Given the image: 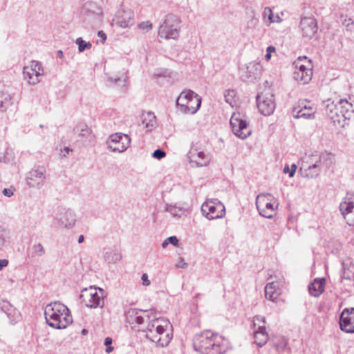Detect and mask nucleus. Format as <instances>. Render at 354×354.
I'll return each instance as SVG.
<instances>
[{
    "instance_id": "nucleus-5",
    "label": "nucleus",
    "mask_w": 354,
    "mask_h": 354,
    "mask_svg": "<svg viewBox=\"0 0 354 354\" xmlns=\"http://www.w3.org/2000/svg\"><path fill=\"white\" fill-rule=\"evenodd\" d=\"M332 154L323 152L315 153L308 158L307 161L303 163L300 168L302 176L308 178H314L319 176L321 172L322 163L330 161L331 162Z\"/></svg>"
},
{
    "instance_id": "nucleus-42",
    "label": "nucleus",
    "mask_w": 354,
    "mask_h": 354,
    "mask_svg": "<svg viewBox=\"0 0 354 354\" xmlns=\"http://www.w3.org/2000/svg\"><path fill=\"white\" fill-rule=\"evenodd\" d=\"M297 167L295 164H292L291 165V168L290 169L289 166L288 165H286L283 168V173L285 174H287L288 173L289 174V177L292 178L295 176V171H296V169H297Z\"/></svg>"
},
{
    "instance_id": "nucleus-47",
    "label": "nucleus",
    "mask_w": 354,
    "mask_h": 354,
    "mask_svg": "<svg viewBox=\"0 0 354 354\" xmlns=\"http://www.w3.org/2000/svg\"><path fill=\"white\" fill-rule=\"evenodd\" d=\"M109 80L111 82H114V83H118V82H122V81L123 82V84L121 85L122 87L126 86V84H127V77H124L123 79H122L121 77H118V78L109 77Z\"/></svg>"
},
{
    "instance_id": "nucleus-23",
    "label": "nucleus",
    "mask_w": 354,
    "mask_h": 354,
    "mask_svg": "<svg viewBox=\"0 0 354 354\" xmlns=\"http://www.w3.org/2000/svg\"><path fill=\"white\" fill-rule=\"evenodd\" d=\"M300 28L303 37L310 39L317 31V21L313 17L302 18L300 21Z\"/></svg>"
},
{
    "instance_id": "nucleus-56",
    "label": "nucleus",
    "mask_w": 354,
    "mask_h": 354,
    "mask_svg": "<svg viewBox=\"0 0 354 354\" xmlns=\"http://www.w3.org/2000/svg\"><path fill=\"white\" fill-rule=\"evenodd\" d=\"M97 35L102 39L103 41H104L106 39V35L102 30H100L97 33Z\"/></svg>"
},
{
    "instance_id": "nucleus-62",
    "label": "nucleus",
    "mask_w": 354,
    "mask_h": 354,
    "mask_svg": "<svg viewBox=\"0 0 354 354\" xmlns=\"http://www.w3.org/2000/svg\"><path fill=\"white\" fill-rule=\"evenodd\" d=\"M82 333V334L85 335L87 333V330L86 329H83Z\"/></svg>"
},
{
    "instance_id": "nucleus-11",
    "label": "nucleus",
    "mask_w": 354,
    "mask_h": 354,
    "mask_svg": "<svg viewBox=\"0 0 354 354\" xmlns=\"http://www.w3.org/2000/svg\"><path fill=\"white\" fill-rule=\"evenodd\" d=\"M271 197L270 194H261L258 195L256 200V205L259 214L267 218H272L276 214L274 204L269 201Z\"/></svg>"
},
{
    "instance_id": "nucleus-33",
    "label": "nucleus",
    "mask_w": 354,
    "mask_h": 354,
    "mask_svg": "<svg viewBox=\"0 0 354 354\" xmlns=\"http://www.w3.org/2000/svg\"><path fill=\"white\" fill-rule=\"evenodd\" d=\"M312 76V70L295 71L293 73L294 79L298 82H301L303 84L308 83L311 80Z\"/></svg>"
},
{
    "instance_id": "nucleus-43",
    "label": "nucleus",
    "mask_w": 354,
    "mask_h": 354,
    "mask_svg": "<svg viewBox=\"0 0 354 354\" xmlns=\"http://www.w3.org/2000/svg\"><path fill=\"white\" fill-rule=\"evenodd\" d=\"M346 223L350 226H354V211L351 213L342 215Z\"/></svg>"
},
{
    "instance_id": "nucleus-38",
    "label": "nucleus",
    "mask_w": 354,
    "mask_h": 354,
    "mask_svg": "<svg viewBox=\"0 0 354 354\" xmlns=\"http://www.w3.org/2000/svg\"><path fill=\"white\" fill-rule=\"evenodd\" d=\"M166 210L169 214H171V215H172L174 217L180 218L185 214L183 208L177 207L176 206L172 205L168 206Z\"/></svg>"
},
{
    "instance_id": "nucleus-13",
    "label": "nucleus",
    "mask_w": 354,
    "mask_h": 354,
    "mask_svg": "<svg viewBox=\"0 0 354 354\" xmlns=\"http://www.w3.org/2000/svg\"><path fill=\"white\" fill-rule=\"evenodd\" d=\"M257 107L264 115H271L276 107L274 95L271 93H261L257 96Z\"/></svg>"
},
{
    "instance_id": "nucleus-54",
    "label": "nucleus",
    "mask_w": 354,
    "mask_h": 354,
    "mask_svg": "<svg viewBox=\"0 0 354 354\" xmlns=\"http://www.w3.org/2000/svg\"><path fill=\"white\" fill-rule=\"evenodd\" d=\"M3 194L8 197H10L13 195V191L11 189L5 188L3 190Z\"/></svg>"
},
{
    "instance_id": "nucleus-58",
    "label": "nucleus",
    "mask_w": 354,
    "mask_h": 354,
    "mask_svg": "<svg viewBox=\"0 0 354 354\" xmlns=\"http://www.w3.org/2000/svg\"><path fill=\"white\" fill-rule=\"evenodd\" d=\"M230 93H234V91H229L227 95H225V100H226V102H228V103H230V104H231V103H232L231 102H230V100H229V98H228V96L230 95Z\"/></svg>"
},
{
    "instance_id": "nucleus-41",
    "label": "nucleus",
    "mask_w": 354,
    "mask_h": 354,
    "mask_svg": "<svg viewBox=\"0 0 354 354\" xmlns=\"http://www.w3.org/2000/svg\"><path fill=\"white\" fill-rule=\"evenodd\" d=\"M32 250L35 255L41 257L45 254V249L41 243L35 244L32 246Z\"/></svg>"
},
{
    "instance_id": "nucleus-3",
    "label": "nucleus",
    "mask_w": 354,
    "mask_h": 354,
    "mask_svg": "<svg viewBox=\"0 0 354 354\" xmlns=\"http://www.w3.org/2000/svg\"><path fill=\"white\" fill-rule=\"evenodd\" d=\"M44 315L48 325L55 329H65L73 322L69 309L59 301L47 304Z\"/></svg>"
},
{
    "instance_id": "nucleus-59",
    "label": "nucleus",
    "mask_w": 354,
    "mask_h": 354,
    "mask_svg": "<svg viewBox=\"0 0 354 354\" xmlns=\"http://www.w3.org/2000/svg\"><path fill=\"white\" fill-rule=\"evenodd\" d=\"M84 235H82V234L80 235L78 237V240H77L78 243H82L84 241Z\"/></svg>"
},
{
    "instance_id": "nucleus-60",
    "label": "nucleus",
    "mask_w": 354,
    "mask_h": 354,
    "mask_svg": "<svg viewBox=\"0 0 354 354\" xmlns=\"http://www.w3.org/2000/svg\"><path fill=\"white\" fill-rule=\"evenodd\" d=\"M168 244H169V243H168V241H167V239H166L162 242V247L163 248H165L167 246V245H168Z\"/></svg>"
},
{
    "instance_id": "nucleus-44",
    "label": "nucleus",
    "mask_w": 354,
    "mask_h": 354,
    "mask_svg": "<svg viewBox=\"0 0 354 354\" xmlns=\"http://www.w3.org/2000/svg\"><path fill=\"white\" fill-rule=\"evenodd\" d=\"M113 342L112 338L107 337L104 339V345L106 346L105 351L110 353L113 351V347L111 346Z\"/></svg>"
},
{
    "instance_id": "nucleus-7",
    "label": "nucleus",
    "mask_w": 354,
    "mask_h": 354,
    "mask_svg": "<svg viewBox=\"0 0 354 354\" xmlns=\"http://www.w3.org/2000/svg\"><path fill=\"white\" fill-rule=\"evenodd\" d=\"M180 20L174 14L166 15L164 21L160 25L158 35L166 39H176L179 37Z\"/></svg>"
},
{
    "instance_id": "nucleus-35",
    "label": "nucleus",
    "mask_w": 354,
    "mask_h": 354,
    "mask_svg": "<svg viewBox=\"0 0 354 354\" xmlns=\"http://www.w3.org/2000/svg\"><path fill=\"white\" fill-rule=\"evenodd\" d=\"M10 239V232L6 227L0 225V248L8 243Z\"/></svg>"
},
{
    "instance_id": "nucleus-46",
    "label": "nucleus",
    "mask_w": 354,
    "mask_h": 354,
    "mask_svg": "<svg viewBox=\"0 0 354 354\" xmlns=\"http://www.w3.org/2000/svg\"><path fill=\"white\" fill-rule=\"evenodd\" d=\"M342 24L344 26L346 27V29L348 30L352 31L354 24V21L352 19H345Z\"/></svg>"
},
{
    "instance_id": "nucleus-45",
    "label": "nucleus",
    "mask_w": 354,
    "mask_h": 354,
    "mask_svg": "<svg viewBox=\"0 0 354 354\" xmlns=\"http://www.w3.org/2000/svg\"><path fill=\"white\" fill-rule=\"evenodd\" d=\"M165 151L160 149H156L152 153V157L158 160L162 159V158L165 157Z\"/></svg>"
},
{
    "instance_id": "nucleus-34",
    "label": "nucleus",
    "mask_w": 354,
    "mask_h": 354,
    "mask_svg": "<svg viewBox=\"0 0 354 354\" xmlns=\"http://www.w3.org/2000/svg\"><path fill=\"white\" fill-rule=\"evenodd\" d=\"M12 105L11 95L6 92L0 93V111H6Z\"/></svg>"
},
{
    "instance_id": "nucleus-40",
    "label": "nucleus",
    "mask_w": 354,
    "mask_h": 354,
    "mask_svg": "<svg viewBox=\"0 0 354 354\" xmlns=\"http://www.w3.org/2000/svg\"><path fill=\"white\" fill-rule=\"evenodd\" d=\"M265 15L268 17L270 23L278 22L280 21V17L277 15L274 16L272 10L269 8H266L264 10Z\"/></svg>"
},
{
    "instance_id": "nucleus-20",
    "label": "nucleus",
    "mask_w": 354,
    "mask_h": 354,
    "mask_svg": "<svg viewBox=\"0 0 354 354\" xmlns=\"http://www.w3.org/2000/svg\"><path fill=\"white\" fill-rule=\"evenodd\" d=\"M339 326L345 333H354V308L343 310L339 317Z\"/></svg>"
},
{
    "instance_id": "nucleus-36",
    "label": "nucleus",
    "mask_w": 354,
    "mask_h": 354,
    "mask_svg": "<svg viewBox=\"0 0 354 354\" xmlns=\"http://www.w3.org/2000/svg\"><path fill=\"white\" fill-rule=\"evenodd\" d=\"M288 339L284 337L278 338L274 343V347L279 353L285 352L288 350Z\"/></svg>"
},
{
    "instance_id": "nucleus-4",
    "label": "nucleus",
    "mask_w": 354,
    "mask_h": 354,
    "mask_svg": "<svg viewBox=\"0 0 354 354\" xmlns=\"http://www.w3.org/2000/svg\"><path fill=\"white\" fill-rule=\"evenodd\" d=\"M325 113L335 124L344 126L346 120L354 115V110L346 100L340 99L337 102L328 100L326 102Z\"/></svg>"
},
{
    "instance_id": "nucleus-31",
    "label": "nucleus",
    "mask_w": 354,
    "mask_h": 354,
    "mask_svg": "<svg viewBox=\"0 0 354 354\" xmlns=\"http://www.w3.org/2000/svg\"><path fill=\"white\" fill-rule=\"evenodd\" d=\"M104 257L108 263H116L122 259V254L118 249H109L104 253Z\"/></svg>"
},
{
    "instance_id": "nucleus-19",
    "label": "nucleus",
    "mask_w": 354,
    "mask_h": 354,
    "mask_svg": "<svg viewBox=\"0 0 354 354\" xmlns=\"http://www.w3.org/2000/svg\"><path fill=\"white\" fill-rule=\"evenodd\" d=\"M44 171L43 167H37L30 170L26 176V182L29 187L41 188L46 182Z\"/></svg>"
},
{
    "instance_id": "nucleus-57",
    "label": "nucleus",
    "mask_w": 354,
    "mask_h": 354,
    "mask_svg": "<svg viewBox=\"0 0 354 354\" xmlns=\"http://www.w3.org/2000/svg\"><path fill=\"white\" fill-rule=\"evenodd\" d=\"M64 151H65V153H64L63 156L66 157V155L69 153V151H71V149L68 147H65L64 148Z\"/></svg>"
},
{
    "instance_id": "nucleus-28",
    "label": "nucleus",
    "mask_w": 354,
    "mask_h": 354,
    "mask_svg": "<svg viewBox=\"0 0 354 354\" xmlns=\"http://www.w3.org/2000/svg\"><path fill=\"white\" fill-rule=\"evenodd\" d=\"M339 210L342 215L354 211V195L347 194L339 205Z\"/></svg>"
},
{
    "instance_id": "nucleus-21",
    "label": "nucleus",
    "mask_w": 354,
    "mask_h": 354,
    "mask_svg": "<svg viewBox=\"0 0 354 354\" xmlns=\"http://www.w3.org/2000/svg\"><path fill=\"white\" fill-rule=\"evenodd\" d=\"M262 71V66L258 62L248 63L243 69L241 78L243 81L252 82L258 78Z\"/></svg>"
},
{
    "instance_id": "nucleus-6",
    "label": "nucleus",
    "mask_w": 354,
    "mask_h": 354,
    "mask_svg": "<svg viewBox=\"0 0 354 354\" xmlns=\"http://www.w3.org/2000/svg\"><path fill=\"white\" fill-rule=\"evenodd\" d=\"M176 106L183 113H195L201 104V97L190 89L183 90L176 100Z\"/></svg>"
},
{
    "instance_id": "nucleus-29",
    "label": "nucleus",
    "mask_w": 354,
    "mask_h": 354,
    "mask_svg": "<svg viewBox=\"0 0 354 354\" xmlns=\"http://www.w3.org/2000/svg\"><path fill=\"white\" fill-rule=\"evenodd\" d=\"M254 342L259 346H263L268 339V334L266 326H259L257 329H254Z\"/></svg>"
},
{
    "instance_id": "nucleus-27",
    "label": "nucleus",
    "mask_w": 354,
    "mask_h": 354,
    "mask_svg": "<svg viewBox=\"0 0 354 354\" xmlns=\"http://www.w3.org/2000/svg\"><path fill=\"white\" fill-rule=\"evenodd\" d=\"M141 120L147 131H151L157 125L156 117L152 112L142 113Z\"/></svg>"
},
{
    "instance_id": "nucleus-15",
    "label": "nucleus",
    "mask_w": 354,
    "mask_h": 354,
    "mask_svg": "<svg viewBox=\"0 0 354 354\" xmlns=\"http://www.w3.org/2000/svg\"><path fill=\"white\" fill-rule=\"evenodd\" d=\"M152 310L132 308L127 313V322L133 327H137L151 319Z\"/></svg>"
},
{
    "instance_id": "nucleus-22",
    "label": "nucleus",
    "mask_w": 354,
    "mask_h": 354,
    "mask_svg": "<svg viewBox=\"0 0 354 354\" xmlns=\"http://www.w3.org/2000/svg\"><path fill=\"white\" fill-rule=\"evenodd\" d=\"M0 309L7 315L11 324L14 325L21 319V313L7 300L0 301Z\"/></svg>"
},
{
    "instance_id": "nucleus-1",
    "label": "nucleus",
    "mask_w": 354,
    "mask_h": 354,
    "mask_svg": "<svg viewBox=\"0 0 354 354\" xmlns=\"http://www.w3.org/2000/svg\"><path fill=\"white\" fill-rule=\"evenodd\" d=\"M193 346L201 354H223L229 348V342L218 333L206 330L195 336Z\"/></svg>"
},
{
    "instance_id": "nucleus-49",
    "label": "nucleus",
    "mask_w": 354,
    "mask_h": 354,
    "mask_svg": "<svg viewBox=\"0 0 354 354\" xmlns=\"http://www.w3.org/2000/svg\"><path fill=\"white\" fill-rule=\"evenodd\" d=\"M175 266L178 268H186L187 267V263L182 257H179L178 261L175 264Z\"/></svg>"
},
{
    "instance_id": "nucleus-14",
    "label": "nucleus",
    "mask_w": 354,
    "mask_h": 354,
    "mask_svg": "<svg viewBox=\"0 0 354 354\" xmlns=\"http://www.w3.org/2000/svg\"><path fill=\"white\" fill-rule=\"evenodd\" d=\"M43 75V69L41 64L37 62H32L30 66L24 67L23 76L24 79L28 82L29 84L35 85L39 82L40 77Z\"/></svg>"
},
{
    "instance_id": "nucleus-9",
    "label": "nucleus",
    "mask_w": 354,
    "mask_h": 354,
    "mask_svg": "<svg viewBox=\"0 0 354 354\" xmlns=\"http://www.w3.org/2000/svg\"><path fill=\"white\" fill-rule=\"evenodd\" d=\"M131 138L127 134L115 133L110 135L106 140L107 149L114 153H122L130 146Z\"/></svg>"
},
{
    "instance_id": "nucleus-55",
    "label": "nucleus",
    "mask_w": 354,
    "mask_h": 354,
    "mask_svg": "<svg viewBox=\"0 0 354 354\" xmlns=\"http://www.w3.org/2000/svg\"><path fill=\"white\" fill-rule=\"evenodd\" d=\"M8 264V260L6 259H0V270H1L4 267H6Z\"/></svg>"
},
{
    "instance_id": "nucleus-61",
    "label": "nucleus",
    "mask_w": 354,
    "mask_h": 354,
    "mask_svg": "<svg viewBox=\"0 0 354 354\" xmlns=\"http://www.w3.org/2000/svg\"><path fill=\"white\" fill-rule=\"evenodd\" d=\"M57 55H58L59 57H60V58L63 57V52L61 50L57 51Z\"/></svg>"
},
{
    "instance_id": "nucleus-18",
    "label": "nucleus",
    "mask_w": 354,
    "mask_h": 354,
    "mask_svg": "<svg viewBox=\"0 0 354 354\" xmlns=\"http://www.w3.org/2000/svg\"><path fill=\"white\" fill-rule=\"evenodd\" d=\"M113 21L123 28L131 27L135 23L133 12L129 8H121L116 12Z\"/></svg>"
},
{
    "instance_id": "nucleus-51",
    "label": "nucleus",
    "mask_w": 354,
    "mask_h": 354,
    "mask_svg": "<svg viewBox=\"0 0 354 354\" xmlns=\"http://www.w3.org/2000/svg\"><path fill=\"white\" fill-rule=\"evenodd\" d=\"M142 283L143 286H148L150 285L151 282L148 278V275L146 273L142 274L141 277Z\"/></svg>"
},
{
    "instance_id": "nucleus-30",
    "label": "nucleus",
    "mask_w": 354,
    "mask_h": 354,
    "mask_svg": "<svg viewBox=\"0 0 354 354\" xmlns=\"http://www.w3.org/2000/svg\"><path fill=\"white\" fill-rule=\"evenodd\" d=\"M342 277L344 279H348L349 281L354 280V264L349 259L344 260L342 263Z\"/></svg>"
},
{
    "instance_id": "nucleus-8",
    "label": "nucleus",
    "mask_w": 354,
    "mask_h": 354,
    "mask_svg": "<svg viewBox=\"0 0 354 354\" xmlns=\"http://www.w3.org/2000/svg\"><path fill=\"white\" fill-rule=\"evenodd\" d=\"M104 290L92 286L84 288L80 295L82 301L91 308H102L104 305Z\"/></svg>"
},
{
    "instance_id": "nucleus-50",
    "label": "nucleus",
    "mask_w": 354,
    "mask_h": 354,
    "mask_svg": "<svg viewBox=\"0 0 354 354\" xmlns=\"http://www.w3.org/2000/svg\"><path fill=\"white\" fill-rule=\"evenodd\" d=\"M275 51V47L273 46H269L266 50V54L265 55V59L268 61L271 57V53Z\"/></svg>"
},
{
    "instance_id": "nucleus-10",
    "label": "nucleus",
    "mask_w": 354,
    "mask_h": 354,
    "mask_svg": "<svg viewBox=\"0 0 354 354\" xmlns=\"http://www.w3.org/2000/svg\"><path fill=\"white\" fill-rule=\"evenodd\" d=\"M201 212L209 220H213L223 218L225 214V207L218 199H209L203 203Z\"/></svg>"
},
{
    "instance_id": "nucleus-48",
    "label": "nucleus",
    "mask_w": 354,
    "mask_h": 354,
    "mask_svg": "<svg viewBox=\"0 0 354 354\" xmlns=\"http://www.w3.org/2000/svg\"><path fill=\"white\" fill-rule=\"evenodd\" d=\"M295 67L296 71H302L306 70H312L310 68L300 64L299 62H295Z\"/></svg>"
},
{
    "instance_id": "nucleus-2",
    "label": "nucleus",
    "mask_w": 354,
    "mask_h": 354,
    "mask_svg": "<svg viewBox=\"0 0 354 354\" xmlns=\"http://www.w3.org/2000/svg\"><path fill=\"white\" fill-rule=\"evenodd\" d=\"M145 337L156 344L157 346H167L172 339L171 326L168 319L156 317L152 313L151 319H148Z\"/></svg>"
},
{
    "instance_id": "nucleus-26",
    "label": "nucleus",
    "mask_w": 354,
    "mask_h": 354,
    "mask_svg": "<svg viewBox=\"0 0 354 354\" xmlns=\"http://www.w3.org/2000/svg\"><path fill=\"white\" fill-rule=\"evenodd\" d=\"M325 279L317 278L308 286V291L310 295L319 297L324 290Z\"/></svg>"
},
{
    "instance_id": "nucleus-39",
    "label": "nucleus",
    "mask_w": 354,
    "mask_h": 354,
    "mask_svg": "<svg viewBox=\"0 0 354 354\" xmlns=\"http://www.w3.org/2000/svg\"><path fill=\"white\" fill-rule=\"evenodd\" d=\"M259 326H266V317L261 315H256L253 319V329H257Z\"/></svg>"
},
{
    "instance_id": "nucleus-32",
    "label": "nucleus",
    "mask_w": 354,
    "mask_h": 354,
    "mask_svg": "<svg viewBox=\"0 0 354 354\" xmlns=\"http://www.w3.org/2000/svg\"><path fill=\"white\" fill-rule=\"evenodd\" d=\"M73 131L83 139H87L91 135V129L84 122L78 123L75 127Z\"/></svg>"
},
{
    "instance_id": "nucleus-16",
    "label": "nucleus",
    "mask_w": 354,
    "mask_h": 354,
    "mask_svg": "<svg viewBox=\"0 0 354 354\" xmlns=\"http://www.w3.org/2000/svg\"><path fill=\"white\" fill-rule=\"evenodd\" d=\"M292 113L295 118L311 119L315 117V109L306 100H300L292 107Z\"/></svg>"
},
{
    "instance_id": "nucleus-17",
    "label": "nucleus",
    "mask_w": 354,
    "mask_h": 354,
    "mask_svg": "<svg viewBox=\"0 0 354 354\" xmlns=\"http://www.w3.org/2000/svg\"><path fill=\"white\" fill-rule=\"evenodd\" d=\"M187 159L192 167H201L207 166L210 162V157L203 151L192 147L187 153Z\"/></svg>"
},
{
    "instance_id": "nucleus-52",
    "label": "nucleus",
    "mask_w": 354,
    "mask_h": 354,
    "mask_svg": "<svg viewBox=\"0 0 354 354\" xmlns=\"http://www.w3.org/2000/svg\"><path fill=\"white\" fill-rule=\"evenodd\" d=\"M169 243L176 246L178 244V239L176 236H171L167 239Z\"/></svg>"
},
{
    "instance_id": "nucleus-37",
    "label": "nucleus",
    "mask_w": 354,
    "mask_h": 354,
    "mask_svg": "<svg viewBox=\"0 0 354 354\" xmlns=\"http://www.w3.org/2000/svg\"><path fill=\"white\" fill-rule=\"evenodd\" d=\"M75 44L78 46V50L80 53H82L86 49H90L92 46L91 42L85 41L82 37L77 38Z\"/></svg>"
},
{
    "instance_id": "nucleus-24",
    "label": "nucleus",
    "mask_w": 354,
    "mask_h": 354,
    "mask_svg": "<svg viewBox=\"0 0 354 354\" xmlns=\"http://www.w3.org/2000/svg\"><path fill=\"white\" fill-rule=\"evenodd\" d=\"M58 225L59 227L71 229L76 222V215L75 212L70 209H64L57 216Z\"/></svg>"
},
{
    "instance_id": "nucleus-25",
    "label": "nucleus",
    "mask_w": 354,
    "mask_h": 354,
    "mask_svg": "<svg viewBox=\"0 0 354 354\" xmlns=\"http://www.w3.org/2000/svg\"><path fill=\"white\" fill-rule=\"evenodd\" d=\"M280 294L279 283L272 281L266 286L265 295L267 299L272 302H277Z\"/></svg>"
},
{
    "instance_id": "nucleus-53",
    "label": "nucleus",
    "mask_w": 354,
    "mask_h": 354,
    "mask_svg": "<svg viewBox=\"0 0 354 354\" xmlns=\"http://www.w3.org/2000/svg\"><path fill=\"white\" fill-rule=\"evenodd\" d=\"M139 27L140 28L150 30V29H151V24H150L148 21L144 22V23L140 24Z\"/></svg>"
},
{
    "instance_id": "nucleus-12",
    "label": "nucleus",
    "mask_w": 354,
    "mask_h": 354,
    "mask_svg": "<svg viewBox=\"0 0 354 354\" xmlns=\"http://www.w3.org/2000/svg\"><path fill=\"white\" fill-rule=\"evenodd\" d=\"M230 123L234 134L241 139L247 138L252 133L246 120L241 118L239 115H232Z\"/></svg>"
}]
</instances>
